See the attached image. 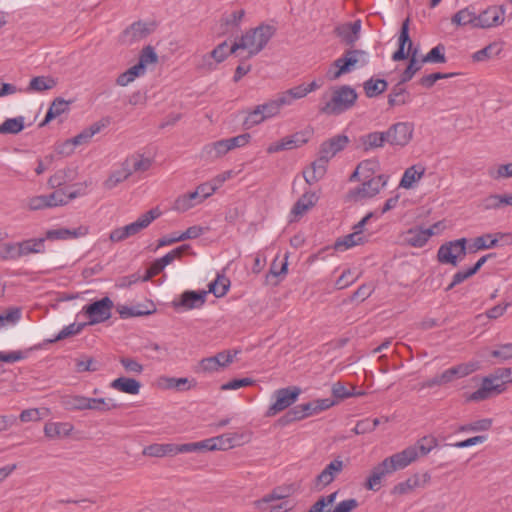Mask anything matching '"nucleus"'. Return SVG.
Instances as JSON below:
<instances>
[{
	"instance_id": "nucleus-20",
	"label": "nucleus",
	"mask_w": 512,
	"mask_h": 512,
	"mask_svg": "<svg viewBox=\"0 0 512 512\" xmlns=\"http://www.w3.org/2000/svg\"><path fill=\"white\" fill-rule=\"evenodd\" d=\"M88 232L89 229L87 226H79L72 229L58 227L47 230L44 238L50 241L77 239L86 236Z\"/></svg>"
},
{
	"instance_id": "nucleus-10",
	"label": "nucleus",
	"mask_w": 512,
	"mask_h": 512,
	"mask_svg": "<svg viewBox=\"0 0 512 512\" xmlns=\"http://www.w3.org/2000/svg\"><path fill=\"white\" fill-rule=\"evenodd\" d=\"M386 184V178L383 175L373 177L364 181L360 186L349 190L347 199L358 202L377 195L381 188Z\"/></svg>"
},
{
	"instance_id": "nucleus-29",
	"label": "nucleus",
	"mask_w": 512,
	"mask_h": 512,
	"mask_svg": "<svg viewBox=\"0 0 512 512\" xmlns=\"http://www.w3.org/2000/svg\"><path fill=\"white\" fill-rule=\"evenodd\" d=\"M158 385L163 389H173L177 391H187L195 387L196 382L186 377L175 378L162 376L158 379Z\"/></svg>"
},
{
	"instance_id": "nucleus-28",
	"label": "nucleus",
	"mask_w": 512,
	"mask_h": 512,
	"mask_svg": "<svg viewBox=\"0 0 512 512\" xmlns=\"http://www.w3.org/2000/svg\"><path fill=\"white\" fill-rule=\"evenodd\" d=\"M328 162V159L319 155V157L311 164L310 168L303 172L305 181L311 185L320 180L326 173Z\"/></svg>"
},
{
	"instance_id": "nucleus-11",
	"label": "nucleus",
	"mask_w": 512,
	"mask_h": 512,
	"mask_svg": "<svg viewBox=\"0 0 512 512\" xmlns=\"http://www.w3.org/2000/svg\"><path fill=\"white\" fill-rule=\"evenodd\" d=\"M312 129L306 128L292 135L286 136L279 141L271 143L267 147L269 154L277 153L284 150H292L306 144L312 136Z\"/></svg>"
},
{
	"instance_id": "nucleus-45",
	"label": "nucleus",
	"mask_w": 512,
	"mask_h": 512,
	"mask_svg": "<svg viewBox=\"0 0 512 512\" xmlns=\"http://www.w3.org/2000/svg\"><path fill=\"white\" fill-rule=\"evenodd\" d=\"M230 280L223 274H217L215 280L209 284L208 292L212 293L215 297L220 298L227 294L230 288Z\"/></svg>"
},
{
	"instance_id": "nucleus-19",
	"label": "nucleus",
	"mask_w": 512,
	"mask_h": 512,
	"mask_svg": "<svg viewBox=\"0 0 512 512\" xmlns=\"http://www.w3.org/2000/svg\"><path fill=\"white\" fill-rule=\"evenodd\" d=\"M207 291H185L179 300L173 301V306L176 310H191L200 308L204 305Z\"/></svg>"
},
{
	"instance_id": "nucleus-56",
	"label": "nucleus",
	"mask_w": 512,
	"mask_h": 512,
	"mask_svg": "<svg viewBox=\"0 0 512 512\" xmlns=\"http://www.w3.org/2000/svg\"><path fill=\"white\" fill-rule=\"evenodd\" d=\"M422 62L425 63H445V47L439 44L432 48L423 58Z\"/></svg>"
},
{
	"instance_id": "nucleus-60",
	"label": "nucleus",
	"mask_w": 512,
	"mask_h": 512,
	"mask_svg": "<svg viewBox=\"0 0 512 512\" xmlns=\"http://www.w3.org/2000/svg\"><path fill=\"white\" fill-rule=\"evenodd\" d=\"M491 356L499 359L501 362L512 360V343H504L496 346L491 351Z\"/></svg>"
},
{
	"instance_id": "nucleus-6",
	"label": "nucleus",
	"mask_w": 512,
	"mask_h": 512,
	"mask_svg": "<svg viewBox=\"0 0 512 512\" xmlns=\"http://www.w3.org/2000/svg\"><path fill=\"white\" fill-rule=\"evenodd\" d=\"M243 442V434L225 433L216 437H211L199 442H194L196 452L228 450L241 445Z\"/></svg>"
},
{
	"instance_id": "nucleus-1",
	"label": "nucleus",
	"mask_w": 512,
	"mask_h": 512,
	"mask_svg": "<svg viewBox=\"0 0 512 512\" xmlns=\"http://www.w3.org/2000/svg\"><path fill=\"white\" fill-rule=\"evenodd\" d=\"M437 444L438 442L435 437L425 436L414 445L408 446L404 450L385 458L371 470V474L367 478L364 487L368 490L378 491L381 488L382 480L387 475L406 468L420 456H426Z\"/></svg>"
},
{
	"instance_id": "nucleus-14",
	"label": "nucleus",
	"mask_w": 512,
	"mask_h": 512,
	"mask_svg": "<svg viewBox=\"0 0 512 512\" xmlns=\"http://www.w3.org/2000/svg\"><path fill=\"white\" fill-rule=\"evenodd\" d=\"M414 124L411 122H398L385 131L387 143L392 146H406L412 139Z\"/></svg>"
},
{
	"instance_id": "nucleus-21",
	"label": "nucleus",
	"mask_w": 512,
	"mask_h": 512,
	"mask_svg": "<svg viewBox=\"0 0 512 512\" xmlns=\"http://www.w3.org/2000/svg\"><path fill=\"white\" fill-rule=\"evenodd\" d=\"M505 390L504 384L492 383V378H483L481 387L471 393L468 401H482L488 399L492 394H500Z\"/></svg>"
},
{
	"instance_id": "nucleus-54",
	"label": "nucleus",
	"mask_w": 512,
	"mask_h": 512,
	"mask_svg": "<svg viewBox=\"0 0 512 512\" xmlns=\"http://www.w3.org/2000/svg\"><path fill=\"white\" fill-rule=\"evenodd\" d=\"M492 426V419L485 418L473 421L471 423L462 425L459 427L460 432H479V431H487Z\"/></svg>"
},
{
	"instance_id": "nucleus-44",
	"label": "nucleus",
	"mask_w": 512,
	"mask_h": 512,
	"mask_svg": "<svg viewBox=\"0 0 512 512\" xmlns=\"http://www.w3.org/2000/svg\"><path fill=\"white\" fill-rule=\"evenodd\" d=\"M418 49H414L413 52L408 56L410 58L409 64L401 75V83L410 81L413 76L422 68L425 62L422 59L417 58Z\"/></svg>"
},
{
	"instance_id": "nucleus-50",
	"label": "nucleus",
	"mask_w": 512,
	"mask_h": 512,
	"mask_svg": "<svg viewBox=\"0 0 512 512\" xmlns=\"http://www.w3.org/2000/svg\"><path fill=\"white\" fill-rule=\"evenodd\" d=\"M230 150L227 139L218 140L216 142L210 143L204 147V152L210 158H219L224 156Z\"/></svg>"
},
{
	"instance_id": "nucleus-57",
	"label": "nucleus",
	"mask_w": 512,
	"mask_h": 512,
	"mask_svg": "<svg viewBox=\"0 0 512 512\" xmlns=\"http://www.w3.org/2000/svg\"><path fill=\"white\" fill-rule=\"evenodd\" d=\"M402 84L403 83H401L400 81L397 85H395L388 96V104L392 107L403 105L406 103V91L402 87Z\"/></svg>"
},
{
	"instance_id": "nucleus-37",
	"label": "nucleus",
	"mask_w": 512,
	"mask_h": 512,
	"mask_svg": "<svg viewBox=\"0 0 512 512\" xmlns=\"http://www.w3.org/2000/svg\"><path fill=\"white\" fill-rule=\"evenodd\" d=\"M359 141L364 151H370L383 147L387 138L385 132L375 131L362 135Z\"/></svg>"
},
{
	"instance_id": "nucleus-36",
	"label": "nucleus",
	"mask_w": 512,
	"mask_h": 512,
	"mask_svg": "<svg viewBox=\"0 0 512 512\" xmlns=\"http://www.w3.org/2000/svg\"><path fill=\"white\" fill-rule=\"evenodd\" d=\"M451 22L457 26L469 25L472 28H477V12L472 6L465 7L454 14Z\"/></svg>"
},
{
	"instance_id": "nucleus-18",
	"label": "nucleus",
	"mask_w": 512,
	"mask_h": 512,
	"mask_svg": "<svg viewBox=\"0 0 512 512\" xmlns=\"http://www.w3.org/2000/svg\"><path fill=\"white\" fill-rule=\"evenodd\" d=\"M349 142L350 140L347 135H335L321 143L319 155H322L325 159L331 160L337 153L344 150Z\"/></svg>"
},
{
	"instance_id": "nucleus-59",
	"label": "nucleus",
	"mask_w": 512,
	"mask_h": 512,
	"mask_svg": "<svg viewBox=\"0 0 512 512\" xmlns=\"http://www.w3.org/2000/svg\"><path fill=\"white\" fill-rule=\"evenodd\" d=\"M337 497V492L320 497L307 512H325L326 507H331Z\"/></svg>"
},
{
	"instance_id": "nucleus-32",
	"label": "nucleus",
	"mask_w": 512,
	"mask_h": 512,
	"mask_svg": "<svg viewBox=\"0 0 512 512\" xmlns=\"http://www.w3.org/2000/svg\"><path fill=\"white\" fill-rule=\"evenodd\" d=\"M57 80L51 76H35L31 78L25 89L26 93H43L55 88Z\"/></svg>"
},
{
	"instance_id": "nucleus-3",
	"label": "nucleus",
	"mask_w": 512,
	"mask_h": 512,
	"mask_svg": "<svg viewBox=\"0 0 512 512\" xmlns=\"http://www.w3.org/2000/svg\"><path fill=\"white\" fill-rule=\"evenodd\" d=\"M357 98L356 90L349 85L334 87L329 99L320 107V112L326 115H340L350 110Z\"/></svg>"
},
{
	"instance_id": "nucleus-48",
	"label": "nucleus",
	"mask_w": 512,
	"mask_h": 512,
	"mask_svg": "<svg viewBox=\"0 0 512 512\" xmlns=\"http://www.w3.org/2000/svg\"><path fill=\"white\" fill-rule=\"evenodd\" d=\"M280 95V102L285 104V106L291 105L295 100L302 99L307 96V93L304 88V84H300L298 86L292 87L282 93Z\"/></svg>"
},
{
	"instance_id": "nucleus-41",
	"label": "nucleus",
	"mask_w": 512,
	"mask_h": 512,
	"mask_svg": "<svg viewBox=\"0 0 512 512\" xmlns=\"http://www.w3.org/2000/svg\"><path fill=\"white\" fill-rule=\"evenodd\" d=\"M125 166L130 170V175L136 172L147 171L152 164L151 159L144 157L141 154H133L127 157L124 161Z\"/></svg>"
},
{
	"instance_id": "nucleus-53",
	"label": "nucleus",
	"mask_w": 512,
	"mask_h": 512,
	"mask_svg": "<svg viewBox=\"0 0 512 512\" xmlns=\"http://www.w3.org/2000/svg\"><path fill=\"white\" fill-rule=\"evenodd\" d=\"M284 106L285 104H282L280 102V95H278L275 99L261 104L260 108L266 120L278 115L280 113L281 108Z\"/></svg>"
},
{
	"instance_id": "nucleus-24",
	"label": "nucleus",
	"mask_w": 512,
	"mask_h": 512,
	"mask_svg": "<svg viewBox=\"0 0 512 512\" xmlns=\"http://www.w3.org/2000/svg\"><path fill=\"white\" fill-rule=\"evenodd\" d=\"M360 30L361 21L356 20L337 26L335 28V34L346 44L353 45L359 38Z\"/></svg>"
},
{
	"instance_id": "nucleus-31",
	"label": "nucleus",
	"mask_w": 512,
	"mask_h": 512,
	"mask_svg": "<svg viewBox=\"0 0 512 512\" xmlns=\"http://www.w3.org/2000/svg\"><path fill=\"white\" fill-rule=\"evenodd\" d=\"M74 429L69 422H48L44 426V434L49 439L68 437Z\"/></svg>"
},
{
	"instance_id": "nucleus-22",
	"label": "nucleus",
	"mask_w": 512,
	"mask_h": 512,
	"mask_svg": "<svg viewBox=\"0 0 512 512\" xmlns=\"http://www.w3.org/2000/svg\"><path fill=\"white\" fill-rule=\"evenodd\" d=\"M430 481V475L428 473H424L422 475L415 474L405 481L398 483L393 488V493L398 495L408 494L414 491L416 488L425 487Z\"/></svg>"
},
{
	"instance_id": "nucleus-2",
	"label": "nucleus",
	"mask_w": 512,
	"mask_h": 512,
	"mask_svg": "<svg viewBox=\"0 0 512 512\" xmlns=\"http://www.w3.org/2000/svg\"><path fill=\"white\" fill-rule=\"evenodd\" d=\"M275 29L271 25H260L248 30L230 47V53H235L238 49L248 51L249 57L260 53L270 39L273 37Z\"/></svg>"
},
{
	"instance_id": "nucleus-52",
	"label": "nucleus",
	"mask_w": 512,
	"mask_h": 512,
	"mask_svg": "<svg viewBox=\"0 0 512 512\" xmlns=\"http://www.w3.org/2000/svg\"><path fill=\"white\" fill-rule=\"evenodd\" d=\"M143 73H144V71H142V65L136 64V65L130 67L125 72L121 73L117 77L116 83L119 86H127L128 84L133 82L136 77H138L139 75H141Z\"/></svg>"
},
{
	"instance_id": "nucleus-13",
	"label": "nucleus",
	"mask_w": 512,
	"mask_h": 512,
	"mask_svg": "<svg viewBox=\"0 0 512 512\" xmlns=\"http://www.w3.org/2000/svg\"><path fill=\"white\" fill-rule=\"evenodd\" d=\"M512 244V233L510 232H497V233H487L481 236H478L473 239V243L470 245L469 249L471 252H476L479 250H487L491 248L498 247L500 245H511Z\"/></svg>"
},
{
	"instance_id": "nucleus-62",
	"label": "nucleus",
	"mask_w": 512,
	"mask_h": 512,
	"mask_svg": "<svg viewBox=\"0 0 512 512\" xmlns=\"http://www.w3.org/2000/svg\"><path fill=\"white\" fill-rule=\"evenodd\" d=\"M47 208L64 206L68 203L64 190H56L51 194L45 195Z\"/></svg>"
},
{
	"instance_id": "nucleus-30",
	"label": "nucleus",
	"mask_w": 512,
	"mask_h": 512,
	"mask_svg": "<svg viewBox=\"0 0 512 512\" xmlns=\"http://www.w3.org/2000/svg\"><path fill=\"white\" fill-rule=\"evenodd\" d=\"M103 126L104 125H102L100 123L92 124L89 128L84 129L81 133H79L75 137L67 140L63 144V148H69L70 151H72V149L75 146L88 143L95 134H97L101 131Z\"/></svg>"
},
{
	"instance_id": "nucleus-5",
	"label": "nucleus",
	"mask_w": 512,
	"mask_h": 512,
	"mask_svg": "<svg viewBox=\"0 0 512 512\" xmlns=\"http://www.w3.org/2000/svg\"><path fill=\"white\" fill-rule=\"evenodd\" d=\"M295 490L294 485L276 487L271 493L255 501L254 508L258 510H270V512L283 509V512H288L292 509V506L289 505V501L286 499L290 497Z\"/></svg>"
},
{
	"instance_id": "nucleus-47",
	"label": "nucleus",
	"mask_w": 512,
	"mask_h": 512,
	"mask_svg": "<svg viewBox=\"0 0 512 512\" xmlns=\"http://www.w3.org/2000/svg\"><path fill=\"white\" fill-rule=\"evenodd\" d=\"M130 176V170L125 166L123 162L121 167L113 171L104 182L106 189H113L121 182L125 181Z\"/></svg>"
},
{
	"instance_id": "nucleus-34",
	"label": "nucleus",
	"mask_w": 512,
	"mask_h": 512,
	"mask_svg": "<svg viewBox=\"0 0 512 512\" xmlns=\"http://www.w3.org/2000/svg\"><path fill=\"white\" fill-rule=\"evenodd\" d=\"M425 171V167L421 164L408 167L403 173L399 186L404 189L413 188L414 184L424 176Z\"/></svg>"
},
{
	"instance_id": "nucleus-38",
	"label": "nucleus",
	"mask_w": 512,
	"mask_h": 512,
	"mask_svg": "<svg viewBox=\"0 0 512 512\" xmlns=\"http://www.w3.org/2000/svg\"><path fill=\"white\" fill-rule=\"evenodd\" d=\"M151 30L148 28L147 23L142 21H137L132 23L124 32L123 37L126 41L132 43L136 42L140 39L145 38L149 35Z\"/></svg>"
},
{
	"instance_id": "nucleus-7",
	"label": "nucleus",
	"mask_w": 512,
	"mask_h": 512,
	"mask_svg": "<svg viewBox=\"0 0 512 512\" xmlns=\"http://www.w3.org/2000/svg\"><path fill=\"white\" fill-rule=\"evenodd\" d=\"M466 238H460L442 244L437 252L438 261L442 264H451L456 267L466 256Z\"/></svg>"
},
{
	"instance_id": "nucleus-58",
	"label": "nucleus",
	"mask_w": 512,
	"mask_h": 512,
	"mask_svg": "<svg viewBox=\"0 0 512 512\" xmlns=\"http://www.w3.org/2000/svg\"><path fill=\"white\" fill-rule=\"evenodd\" d=\"M119 362L129 374L140 375L144 371V366L132 357H121Z\"/></svg>"
},
{
	"instance_id": "nucleus-46",
	"label": "nucleus",
	"mask_w": 512,
	"mask_h": 512,
	"mask_svg": "<svg viewBox=\"0 0 512 512\" xmlns=\"http://www.w3.org/2000/svg\"><path fill=\"white\" fill-rule=\"evenodd\" d=\"M388 83L384 79L370 78L364 82V91L368 98L376 97L387 89Z\"/></svg>"
},
{
	"instance_id": "nucleus-35",
	"label": "nucleus",
	"mask_w": 512,
	"mask_h": 512,
	"mask_svg": "<svg viewBox=\"0 0 512 512\" xmlns=\"http://www.w3.org/2000/svg\"><path fill=\"white\" fill-rule=\"evenodd\" d=\"M318 201V197L314 192H305L294 204L291 214L295 218L304 215L310 208H312Z\"/></svg>"
},
{
	"instance_id": "nucleus-15",
	"label": "nucleus",
	"mask_w": 512,
	"mask_h": 512,
	"mask_svg": "<svg viewBox=\"0 0 512 512\" xmlns=\"http://www.w3.org/2000/svg\"><path fill=\"white\" fill-rule=\"evenodd\" d=\"M505 10L501 6H490L483 10L481 13H477V28L487 29L495 26H499L504 22Z\"/></svg>"
},
{
	"instance_id": "nucleus-33",
	"label": "nucleus",
	"mask_w": 512,
	"mask_h": 512,
	"mask_svg": "<svg viewBox=\"0 0 512 512\" xmlns=\"http://www.w3.org/2000/svg\"><path fill=\"white\" fill-rule=\"evenodd\" d=\"M110 388L122 393L137 395L140 392L141 383L134 378L118 377L110 383Z\"/></svg>"
},
{
	"instance_id": "nucleus-16",
	"label": "nucleus",
	"mask_w": 512,
	"mask_h": 512,
	"mask_svg": "<svg viewBox=\"0 0 512 512\" xmlns=\"http://www.w3.org/2000/svg\"><path fill=\"white\" fill-rule=\"evenodd\" d=\"M438 225L439 224L436 223L432 227L426 229L420 227L411 228L403 233V242L411 247H423L430 237L435 234L434 229L437 228Z\"/></svg>"
},
{
	"instance_id": "nucleus-64",
	"label": "nucleus",
	"mask_w": 512,
	"mask_h": 512,
	"mask_svg": "<svg viewBox=\"0 0 512 512\" xmlns=\"http://www.w3.org/2000/svg\"><path fill=\"white\" fill-rule=\"evenodd\" d=\"M238 354V351L224 350L216 355L212 356L213 359L219 364L221 369L228 367L234 360V357Z\"/></svg>"
},
{
	"instance_id": "nucleus-12",
	"label": "nucleus",
	"mask_w": 512,
	"mask_h": 512,
	"mask_svg": "<svg viewBox=\"0 0 512 512\" xmlns=\"http://www.w3.org/2000/svg\"><path fill=\"white\" fill-rule=\"evenodd\" d=\"M113 301L109 297H104L98 301L83 307V312L89 318L88 325H95L105 322L111 317Z\"/></svg>"
},
{
	"instance_id": "nucleus-61",
	"label": "nucleus",
	"mask_w": 512,
	"mask_h": 512,
	"mask_svg": "<svg viewBox=\"0 0 512 512\" xmlns=\"http://www.w3.org/2000/svg\"><path fill=\"white\" fill-rule=\"evenodd\" d=\"M86 325H87L86 323H72L68 326H65L58 333V335L55 337V339H53L51 342L59 341V340L65 339L67 337L77 335L84 329V327Z\"/></svg>"
},
{
	"instance_id": "nucleus-51",
	"label": "nucleus",
	"mask_w": 512,
	"mask_h": 512,
	"mask_svg": "<svg viewBox=\"0 0 512 512\" xmlns=\"http://www.w3.org/2000/svg\"><path fill=\"white\" fill-rule=\"evenodd\" d=\"M24 117L7 118L0 124V134H18L24 129Z\"/></svg>"
},
{
	"instance_id": "nucleus-55",
	"label": "nucleus",
	"mask_w": 512,
	"mask_h": 512,
	"mask_svg": "<svg viewBox=\"0 0 512 512\" xmlns=\"http://www.w3.org/2000/svg\"><path fill=\"white\" fill-rule=\"evenodd\" d=\"M265 121V116L262 113L260 105H257L254 109L247 113L243 121V126L245 129H250L260 123Z\"/></svg>"
},
{
	"instance_id": "nucleus-17",
	"label": "nucleus",
	"mask_w": 512,
	"mask_h": 512,
	"mask_svg": "<svg viewBox=\"0 0 512 512\" xmlns=\"http://www.w3.org/2000/svg\"><path fill=\"white\" fill-rule=\"evenodd\" d=\"M398 46V50L392 55V60L394 61L404 60L408 58L414 49H418L413 46V42L409 36V18L402 23L398 36Z\"/></svg>"
},
{
	"instance_id": "nucleus-63",
	"label": "nucleus",
	"mask_w": 512,
	"mask_h": 512,
	"mask_svg": "<svg viewBox=\"0 0 512 512\" xmlns=\"http://www.w3.org/2000/svg\"><path fill=\"white\" fill-rule=\"evenodd\" d=\"M222 369L219 367V364L213 359V357L203 358L197 367V372L204 374H212L215 372H219Z\"/></svg>"
},
{
	"instance_id": "nucleus-27",
	"label": "nucleus",
	"mask_w": 512,
	"mask_h": 512,
	"mask_svg": "<svg viewBox=\"0 0 512 512\" xmlns=\"http://www.w3.org/2000/svg\"><path fill=\"white\" fill-rule=\"evenodd\" d=\"M476 368V365L473 363H463L443 371L439 376L445 385L457 378H462L473 373Z\"/></svg>"
},
{
	"instance_id": "nucleus-23",
	"label": "nucleus",
	"mask_w": 512,
	"mask_h": 512,
	"mask_svg": "<svg viewBox=\"0 0 512 512\" xmlns=\"http://www.w3.org/2000/svg\"><path fill=\"white\" fill-rule=\"evenodd\" d=\"M343 470V461L341 459H335L331 461L322 472L316 477L315 486L317 488H323L329 485Z\"/></svg>"
},
{
	"instance_id": "nucleus-9",
	"label": "nucleus",
	"mask_w": 512,
	"mask_h": 512,
	"mask_svg": "<svg viewBox=\"0 0 512 512\" xmlns=\"http://www.w3.org/2000/svg\"><path fill=\"white\" fill-rule=\"evenodd\" d=\"M196 452L194 442L184 444L174 443H154L144 447L142 454L149 457H165L175 456L180 453H193Z\"/></svg>"
},
{
	"instance_id": "nucleus-43",
	"label": "nucleus",
	"mask_w": 512,
	"mask_h": 512,
	"mask_svg": "<svg viewBox=\"0 0 512 512\" xmlns=\"http://www.w3.org/2000/svg\"><path fill=\"white\" fill-rule=\"evenodd\" d=\"M87 410H93L100 413L109 412L120 407L111 398H90L88 397Z\"/></svg>"
},
{
	"instance_id": "nucleus-42",
	"label": "nucleus",
	"mask_w": 512,
	"mask_h": 512,
	"mask_svg": "<svg viewBox=\"0 0 512 512\" xmlns=\"http://www.w3.org/2000/svg\"><path fill=\"white\" fill-rule=\"evenodd\" d=\"M88 397L83 395H66L61 398V404L68 411L87 410Z\"/></svg>"
},
{
	"instance_id": "nucleus-25",
	"label": "nucleus",
	"mask_w": 512,
	"mask_h": 512,
	"mask_svg": "<svg viewBox=\"0 0 512 512\" xmlns=\"http://www.w3.org/2000/svg\"><path fill=\"white\" fill-rule=\"evenodd\" d=\"M228 45L227 42H223L217 45L209 54L203 56L201 67L206 70H214L218 63L223 62L230 51H227Z\"/></svg>"
},
{
	"instance_id": "nucleus-4",
	"label": "nucleus",
	"mask_w": 512,
	"mask_h": 512,
	"mask_svg": "<svg viewBox=\"0 0 512 512\" xmlns=\"http://www.w3.org/2000/svg\"><path fill=\"white\" fill-rule=\"evenodd\" d=\"M368 63V55L363 50H347L336 59L327 72L330 80H337L342 75L347 74L356 68L365 66Z\"/></svg>"
},
{
	"instance_id": "nucleus-49",
	"label": "nucleus",
	"mask_w": 512,
	"mask_h": 512,
	"mask_svg": "<svg viewBox=\"0 0 512 512\" xmlns=\"http://www.w3.org/2000/svg\"><path fill=\"white\" fill-rule=\"evenodd\" d=\"M45 238L28 239L19 242L21 257L31 253H41L44 251Z\"/></svg>"
},
{
	"instance_id": "nucleus-40",
	"label": "nucleus",
	"mask_w": 512,
	"mask_h": 512,
	"mask_svg": "<svg viewBox=\"0 0 512 512\" xmlns=\"http://www.w3.org/2000/svg\"><path fill=\"white\" fill-rule=\"evenodd\" d=\"M69 104V101H66L61 97L54 99L46 113L44 120L40 123L39 126L43 127L51 120L67 112L69 110Z\"/></svg>"
},
{
	"instance_id": "nucleus-8",
	"label": "nucleus",
	"mask_w": 512,
	"mask_h": 512,
	"mask_svg": "<svg viewBox=\"0 0 512 512\" xmlns=\"http://www.w3.org/2000/svg\"><path fill=\"white\" fill-rule=\"evenodd\" d=\"M300 393L301 389L296 386L275 390L272 395L274 402L269 406L265 415L267 417H273L289 408L297 401Z\"/></svg>"
},
{
	"instance_id": "nucleus-26",
	"label": "nucleus",
	"mask_w": 512,
	"mask_h": 512,
	"mask_svg": "<svg viewBox=\"0 0 512 512\" xmlns=\"http://www.w3.org/2000/svg\"><path fill=\"white\" fill-rule=\"evenodd\" d=\"M161 216V211L158 208H153L142 214L136 221L126 225L128 231L132 236L137 235L142 230L147 228L155 219Z\"/></svg>"
},
{
	"instance_id": "nucleus-39",
	"label": "nucleus",
	"mask_w": 512,
	"mask_h": 512,
	"mask_svg": "<svg viewBox=\"0 0 512 512\" xmlns=\"http://www.w3.org/2000/svg\"><path fill=\"white\" fill-rule=\"evenodd\" d=\"M366 241L367 237L363 233L353 231L352 233L337 239V241L334 244V248L336 251L342 252L354 246L361 245Z\"/></svg>"
}]
</instances>
